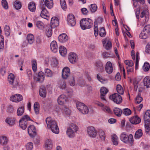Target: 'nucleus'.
<instances>
[{
	"mask_svg": "<svg viewBox=\"0 0 150 150\" xmlns=\"http://www.w3.org/2000/svg\"><path fill=\"white\" fill-rule=\"evenodd\" d=\"M59 51L60 54L63 56H65L67 52V49L63 46H61L59 47Z\"/></svg>",
	"mask_w": 150,
	"mask_h": 150,
	"instance_id": "26",
	"label": "nucleus"
},
{
	"mask_svg": "<svg viewBox=\"0 0 150 150\" xmlns=\"http://www.w3.org/2000/svg\"><path fill=\"white\" fill-rule=\"evenodd\" d=\"M52 144L51 140L49 139H47L45 144V148L46 150H50L52 147Z\"/></svg>",
	"mask_w": 150,
	"mask_h": 150,
	"instance_id": "25",
	"label": "nucleus"
},
{
	"mask_svg": "<svg viewBox=\"0 0 150 150\" xmlns=\"http://www.w3.org/2000/svg\"><path fill=\"white\" fill-rule=\"evenodd\" d=\"M28 120L33 121L28 115H25L23 116L21 119L19 120L20 126L22 129H25L27 128V122Z\"/></svg>",
	"mask_w": 150,
	"mask_h": 150,
	"instance_id": "4",
	"label": "nucleus"
},
{
	"mask_svg": "<svg viewBox=\"0 0 150 150\" xmlns=\"http://www.w3.org/2000/svg\"><path fill=\"white\" fill-rule=\"evenodd\" d=\"M80 24L81 28L83 30L91 28L93 25L92 20L89 18H84L80 21Z\"/></svg>",
	"mask_w": 150,
	"mask_h": 150,
	"instance_id": "3",
	"label": "nucleus"
},
{
	"mask_svg": "<svg viewBox=\"0 0 150 150\" xmlns=\"http://www.w3.org/2000/svg\"><path fill=\"white\" fill-rule=\"evenodd\" d=\"M129 121L132 124L136 125L140 122L141 119L139 117L136 115L130 118L129 119Z\"/></svg>",
	"mask_w": 150,
	"mask_h": 150,
	"instance_id": "14",
	"label": "nucleus"
},
{
	"mask_svg": "<svg viewBox=\"0 0 150 150\" xmlns=\"http://www.w3.org/2000/svg\"><path fill=\"white\" fill-rule=\"evenodd\" d=\"M28 133L30 137H33L36 135V130L35 126L30 125L28 128Z\"/></svg>",
	"mask_w": 150,
	"mask_h": 150,
	"instance_id": "10",
	"label": "nucleus"
},
{
	"mask_svg": "<svg viewBox=\"0 0 150 150\" xmlns=\"http://www.w3.org/2000/svg\"><path fill=\"white\" fill-rule=\"evenodd\" d=\"M14 6L16 9L18 10L21 8V5L20 2L16 0L15 2Z\"/></svg>",
	"mask_w": 150,
	"mask_h": 150,
	"instance_id": "50",
	"label": "nucleus"
},
{
	"mask_svg": "<svg viewBox=\"0 0 150 150\" xmlns=\"http://www.w3.org/2000/svg\"><path fill=\"white\" fill-rule=\"evenodd\" d=\"M45 121L48 128L50 129L54 133L57 134L59 132L58 126L56 122L52 119L50 117L46 118Z\"/></svg>",
	"mask_w": 150,
	"mask_h": 150,
	"instance_id": "1",
	"label": "nucleus"
},
{
	"mask_svg": "<svg viewBox=\"0 0 150 150\" xmlns=\"http://www.w3.org/2000/svg\"><path fill=\"white\" fill-rule=\"evenodd\" d=\"M52 28L49 27H47L46 28L45 33L48 37H50L52 35Z\"/></svg>",
	"mask_w": 150,
	"mask_h": 150,
	"instance_id": "40",
	"label": "nucleus"
},
{
	"mask_svg": "<svg viewBox=\"0 0 150 150\" xmlns=\"http://www.w3.org/2000/svg\"><path fill=\"white\" fill-rule=\"evenodd\" d=\"M149 35L150 34L149 33H145V32L143 30L139 35V37L141 39H146Z\"/></svg>",
	"mask_w": 150,
	"mask_h": 150,
	"instance_id": "38",
	"label": "nucleus"
},
{
	"mask_svg": "<svg viewBox=\"0 0 150 150\" xmlns=\"http://www.w3.org/2000/svg\"><path fill=\"white\" fill-rule=\"evenodd\" d=\"M99 136L102 140H104L105 138V135L104 132L102 130L99 131Z\"/></svg>",
	"mask_w": 150,
	"mask_h": 150,
	"instance_id": "54",
	"label": "nucleus"
},
{
	"mask_svg": "<svg viewBox=\"0 0 150 150\" xmlns=\"http://www.w3.org/2000/svg\"><path fill=\"white\" fill-rule=\"evenodd\" d=\"M144 127L145 132H148L150 128V120L149 119H144Z\"/></svg>",
	"mask_w": 150,
	"mask_h": 150,
	"instance_id": "29",
	"label": "nucleus"
},
{
	"mask_svg": "<svg viewBox=\"0 0 150 150\" xmlns=\"http://www.w3.org/2000/svg\"><path fill=\"white\" fill-rule=\"evenodd\" d=\"M50 48L51 50L54 52H56L58 50V46L57 43L56 41H52L51 43Z\"/></svg>",
	"mask_w": 150,
	"mask_h": 150,
	"instance_id": "22",
	"label": "nucleus"
},
{
	"mask_svg": "<svg viewBox=\"0 0 150 150\" xmlns=\"http://www.w3.org/2000/svg\"><path fill=\"white\" fill-rule=\"evenodd\" d=\"M117 91L120 94L122 95L124 93V91L122 86L120 85H117Z\"/></svg>",
	"mask_w": 150,
	"mask_h": 150,
	"instance_id": "46",
	"label": "nucleus"
},
{
	"mask_svg": "<svg viewBox=\"0 0 150 150\" xmlns=\"http://www.w3.org/2000/svg\"><path fill=\"white\" fill-rule=\"evenodd\" d=\"M105 70L106 72L108 74H110L112 72L113 68L112 64L110 62H108L106 63Z\"/></svg>",
	"mask_w": 150,
	"mask_h": 150,
	"instance_id": "17",
	"label": "nucleus"
},
{
	"mask_svg": "<svg viewBox=\"0 0 150 150\" xmlns=\"http://www.w3.org/2000/svg\"><path fill=\"white\" fill-rule=\"evenodd\" d=\"M24 107H21L18 108L17 114L18 116H20L22 115L24 113Z\"/></svg>",
	"mask_w": 150,
	"mask_h": 150,
	"instance_id": "41",
	"label": "nucleus"
},
{
	"mask_svg": "<svg viewBox=\"0 0 150 150\" xmlns=\"http://www.w3.org/2000/svg\"><path fill=\"white\" fill-rule=\"evenodd\" d=\"M48 12L46 8H42V10L40 13V16L42 18H46L48 16Z\"/></svg>",
	"mask_w": 150,
	"mask_h": 150,
	"instance_id": "34",
	"label": "nucleus"
},
{
	"mask_svg": "<svg viewBox=\"0 0 150 150\" xmlns=\"http://www.w3.org/2000/svg\"><path fill=\"white\" fill-rule=\"evenodd\" d=\"M99 35L101 37H104L106 35V32L104 28L102 27L101 28L99 32Z\"/></svg>",
	"mask_w": 150,
	"mask_h": 150,
	"instance_id": "52",
	"label": "nucleus"
},
{
	"mask_svg": "<svg viewBox=\"0 0 150 150\" xmlns=\"http://www.w3.org/2000/svg\"><path fill=\"white\" fill-rule=\"evenodd\" d=\"M45 72V75L47 76L51 77L52 76V72L48 68L46 69Z\"/></svg>",
	"mask_w": 150,
	"mask_h": 150,
	"instance_id": "51",
	"label": "nucleus"
},
{
	"mask_svg": "<svg viewBox=\"0 0 150 150\" xmlns=\"http://www.w3.org/2000/svg\"><path fill=\"white\" fill-rule=\"evenodd\" d=\"M32 67L33 70L34 71H35L37 68V64L35 60H33V61Z\"/></svg>",
	"mask_w": 150,
	"mask_h": 150,
	"instance_id": "62",
	"label": "nucleus"
},
{
	"mask_svg": "<svg viewBox=\"0 0 150 150\" xmlns=\"http://www.w3.org/2000/svg\"><path fill=\"white\" fill-rule=\"evenodd\" d=\"M67 21L68 24L71 26H74L76 24L75 18L74 15L72 14H70L68 15Z\"/></svg>",
	"mask_w": 150,
	"mask_h": 150,
	"instance_id": "9",
	"label": "nucleus"
},
{
	"mask_svg": "<svg viewBox=\"0 0 150 150\" xmlns=\"http://www.w3.org/2000/svg\"><path fill=\"white\" fill-rule=\"evenodd\" d=\"M120 138V140L125 143L132 144L133 143V137L131 134L128 135L126 132H123L121 133Z\"/></svg>",
	"mask_w": 150,
	"mask_h": 150,
	"instance_id": "2",
	"label": "nucleus"
},
{
	"mask_svg": "<svg viewBox=\"0 0 150 150\" xmlns=\"http://www.w3.org/2000/svg\"><path fill=\"white\" fill-rule=\"evenodd\" d=\"M144 16L145 17V21L146 22L148 21L149 17V13L147 10H143L141 13L140 15L141 18H142Z\"/></svg>",
	"mask_w": 150,
	"mask_h": 150,
	"instance_id": "16",
	"label": "nucleus"
},
{
	"mask_svg": "<svg viewBox=\"0 0 150 150\" xmlns=\"http://www.w3.org/2000/svg\"><path fill=\"white\" fill-rule=\"evenodd\" d=\"M8 81L11 85H13L14 86H16L18 85V83H14V75L12 74H10L8 76Z\"/></svg>",
	"mask_w": 150,
	"mask_h": 150,
	"instance_id": "18",
	"label": "nucleus"
},
{
	"mask_svg": "<svg viewBox=\"0 0 150 150\" xmlns=\"http://www.w3.org/2000/svg\"><path fill=\"white\" fill-rule=\"evenodd\" d=\"M45 78L44 74L42 71L38 73L37 81L39 82H42Z\"/></svg>",
	"mask_w": 150,
	"mask_h": 150,
	"instance_id": "28",
	"label": "nucleus"
},
{
	"mask_svg": "<svg viewBox=\"0 0 150 150\" xmlns=\"http://www.w3.org/2000/svg\"><path fill=\"white\" fill-rule=\"evenodd\" d=\"M110 99L117 104L121 103L122 101V96L117 93H114L109 96Z\"/></svg>",
	"mask_w": 150,
	"mask_h": 150,
	"instance_id": "6",
	"label": "nucleus"
},
{
	"mask_svg": "<svg viewBox=\"0 0 150 150\" xmlns=\"http://www.w3.org/2000/svg\"><path fill=\"white\" fill-rule=\"evenodd\" d=\"M102 42L103 46L106 50H108L111 47L112 44L110 41L105 40H102Z\"/></svg>",
	"mask_w": 150,
	"mask_h": 150,
	"instance_id": "20",
	"label": "nucleus"
},
{
	"mask_svg": "<svg viewBox=\"0 0 150 150\" xmlns=\"http://www.w3.org/2000/svg\"><path fill=\"white\" fill-rule=\"evenodd\" d=\"M4 31L5 35L7 36H9L10 33V29L9 26L6 25L4 27Z\"/></svg>",
	"mask_w": 150,
	"mask_h": 150,
	"instance_id": "47",
	"label": "nucleus"
},
{
	"mask_svg": "<svg viewBox=\"0 0 150 150\" xmlns=\"http://www.w3.org/2000/svg\"><path fill=\"white\" fill-rule=\"evenodd\" d=\"M143 30L145 33L150 34V25H146L144 27Z\"/></svg>",
	"mask_w": 150,
	"mask_h": 150,
	"instance_id": "57",
	"label": "nucleus"
},
{
	"mask_svg": "<svg viewBox=\"0 0 150 150\" xmlns=\"http://www.w3.org/2000/svg\"><path fill=\"white\" fill-rule=\"evenodd\" d=\"M15 120L14 118L7 117L5 120V122L9 125L12 126L15 124Z\"/></svg>",
	"mask_w": 150,
	"mask_h": 150,
	"instance_id": "30",
	"label": "nucleus"
},
{
	"mask_svg": "<svg viewBox=\"0 0 150 150\" xmlns=\"http://www.w3.org/2000/svg\"><path fill=\"white\" fill-rule=\"evenodd\" d=\"M67 100V98L65 95H61L58 98L57 101L59 105H62L66 102Z\"/></svg>",
	"mask_w": 150,
	"mask_h": 150,
	"instance_id": "15",
	"label": "nucleus"
},
{
	"mask_svg": "<svg viewBox=\"0 0 150 150\" xmlns=\"http://www.w3.org/2000/svg\"><path fill=\"white\" fill-rule=\"evenodd\" d=\"M69 61L72 64H74L78 60V58L76 54L74 52H71L69 55Z\"/></svg>",
	"mask_w": 150,
	"mask_h": 150,
	"instance_id": "8",
	"label": "nucleus"
},
{
	"mask_svg": "<svg viewBox=\"0 0 150 150\" xmlns=\"http://www.w3.org/2000/svg\"><path fill=\"white\" fill-rule=\"evenodd\" d=\"M97 79L102 83H105L107 81V80L104 79L100 74H97Z\"/></svg>",
	"mask_w": 150,
	"mask_h": 150,
	"instance_id": "59",
	"label": "nucleus"
},
{
	"mask_svg": "<svg viewBox=\"0 0 150 150\" xmlns=\"http://www.w3.org/2000/svg\"><path fill=\"white\" fill-rule=\"evenodd\" d=\"M8 142V139L7 137L5 136L0 137V144L2 145L6 144Z\"/></svg>",
	"mask_w": 150,
	"mask_h": 150,
	"instance_id": "24",
	"label": "nucleus"
},
{
	"mask_svg": "<svg viewBox=\"0 0 150 150\" xmlns=\"http://www.w3.org/2000/svg\"><path fill=\"white\" fill-rule=\"evenodd\" d=\"M26 150H32L33 148V144L32 142H29L26 145Z\"/></svg>",
	"mask_w": 150,
	"mask_h": 150,
	"instance_id": "55",
	"label": "nucleus"
},
{
	"mask_svg": "<svg viewBox=\"0 0 150 150\" xmlns=\"http://www.w3.org/2000/svg\"><path fill=\"white\" fill-rule=\"evenodd\" d=\"M70 70L68 67H65L62 71V76L64 79H67L70 75Z\"/></svg>",
	"mask_w": 150,
	"mask_h": 150,
	"instance_id": "11",
	"label": "nucleus"
},
{
	"mask_svg": "<svg viewBox=\"0 0 150 150\" xmlns=\"http://www.w3.org/2000/svg\"><path fill=\"white\" fill-rule=\"evenodd\" d=\"M97 69L100 72L103 71V67L102 63L100 61L97 62L95 64Z\"/></svg>",
	"mask_w": 150,
	"mask_h": 150,
	"instance_id": "23",
	"label": "nucleus"
},
{
	"mask_svg": "<svg viewBox=\"0 0 150 150\" xmlns=\"http://www.w3.org/2000/svg\"><path fill=\"white\" fill-rule=\"evenodd\" d=\"M47 92L46 88L44 86H41L39 90L40 95L43 98H45L46 96Z\"/></svg>",
	"mask_w": 150,
	"mask_h": 150,
	"instance_id": "21",
	"label": "nucleus"
},
{
	"mask_svg": "<svg viewBox=\"0 0 150 150\" xmlns=\"http://www.w3.org/2000/svg\"><path fill=\"white\" fill-rule=\"evenodd\" d=\"M144 85L146 86V88L150 87V79L149 77L146 76L143 80Z\"/></svg>",
	"mask_w": 150,
	"mask_h": 150,
	"instance_id": "33",
	"label": "nucleus"
},
{
	"mask_svg": "<svg viewBox=\"0 0 150 150\" xmlns=\"http://www.w3.org/2000/svg\"><path fill=\"white\" fill-rule=\"evenodd\" d=\"M67 134L68 136L71 138H73L75 137L76 133V132H74L73 130L68 129L67 131Z\"/></svg>",
	"mask_w": 150,
	"mask_h": 150,
	"instance_id": "37",
	"label": "nucleus"
},
{
	"mask_svg": "<svg viewBox=\"0 0 150 150\" xmlns=\"http://www.w3.org/2000/svg\"><path fill=\"white\" fill-rule=\"evenodd\" d=\"M87 132L89 136L92 138H95L97 134L96 130L92 126H90L87 127Z\"/></svg>",
	"mask_w": 150,
	"mask_h": 150,
	"instance_id": "7",
	"label": "nucleus"
},
{
	"mask_svg": "<svg viewBox=\"0 0 150 150\" xmlns=\"http://www.w3.org/2000/svg\"><path fill=\"white\" fill-rule=\"evenodd\" d=\"M123 113L126 115H129L131 114V111L128 108H125L123 110Z\"/></svg>",
	"mask_w": 150,
	"mask_h": 150,
	"instance_id": "60",
	"label": "nucleus"
},
{
	"mask_svg": "<svg viewBox=\"0 0 150 150\" xmlns=\"http://www.w3.org/2000/svg\"><path fill=\"white\" fill-rule=\"evenodd\" d=\"M114 112L115 115L118 116H120L122 113V110L118 108H116L114 110Z\"/></svg>",
	"mask_w": 150,
	"mask_h": 150,
	"instance_id": "42",
	"label": "nucleus"
},
{
	"mask_svg": "<svg viewBox=\"0 0 150 150\" xmlns=\"http://www.w3.org/2000/svg\"><path fill=\"white\" fill-rule=\"evenodd\" d=\"M150 68L149 64L148 63L145 62L143 66V69L144 71H148Z\"/></svg>",
	"mask_w": 150,
	"mask_h": 150,
	"instance_id": "56",
	"label": "nucleus"
},
{
	"mask_svg": "<svg viewBox=\"0 0 150 150\" xmlns=\"http://www.w3.org/2000/svg\"><path fill=\"white\" fill-rule=\"evenodd\" d=\"M10 99L11 101L18 102L22 100L23 97L21 95L17 94L11 96Z\"/></svg>",
	"mask_w": 150,
	"mask_h": 150,
	"instance_id": "12",
	"label": "nucleus"
},
{
	"mask_svg": "<svg viewBox=\"0 0 150 150\" xmlns=\"http://www.w3.org/2000/svg\"><path fill=\"white\" fill-rule=\"evenodd\" d=\"M143 135V132L141 129H139L137 130L135 134L134 137L135 139H138L140 138Z\"/></svg>",
	"mask_w": 150,
	"mask_h": 150,
	"instance_id": "27",
	"label": "nucleus"
},
{
	"mask_svg": "<svg viewBox=\"0 0 150 150\" xmlns=\"http://www.w3.org/2000/svg\"><path fill=\"white\" fill-rule=\"evenodd\" d=\"M1 5L3 8L5 9H7L8 8V4L6 0H2Z\"/></svg>",
	"mask_w": 150,
	"mask_h": 150,
	"instance_id": "48",
	"label": "nucleus"
},
{
	"mask_svg": "<svg viewBox=\"0 0 150 150\" xmlns=\"http://www.w3.org/2000/svg\"><path fill=\"white\" fill-rule=\"evenodd\" d=\"M45 4L48 8L50 9L53 6V3L52 0H45Z\"/></svg>",
	"mask_w": 150,
	"mask_h": 150,
	"instance_id": "31",
	"label": "nucleus"
},
{
	"mask_svg": "<svg viewBox=\"0 0 150 150\" xmlns=\"http://www.w3.org/2000/svg\"><path fill=\"white\" fill-rule=\"evenodd\" d=\"M59 41L61 42H65L67 41L68 37L67 35L64 33L60 35L58 38Z\"/></svg>",
	"mask_w": 150,
	"mask_h": 150,
	"instance_id": "19",
	"label": "nucleus"
},
{
	"mask_svg": "<svg viewBox=\"0 0 150 150\" xmlns=\"http://www.w3.org/2000/svg\"><path fill=\"white\" fill-rule=\"evenodd\" d=\"M63 111L66 114L69 115L71 113V110L68 108L64 106L63 108Z\"/></svg>",
	"mask_w": 150,
	"mask_h": 150,
	"instance_id": "58",
	"label": "nucleus"
},
{
	"mask_svg": "<svg viewBox=\"0 0 150 150\" xmlns=\"http://www.w3.org/2000/svg\"><path fill=\"white\" fill-rule=\"evenodd\" d=\"M112 142L114 145H117L118 144V138L115 134H114L112 136Z\"/></svg>",
	"mask_w": 150,
	"mask_h": 150,
	"instance_id": "39",
	"label": "nucleus"
},
{
	"mask_svg": "<svg viewBox=\"0 0 150 150\" xmlns=\"http://www.w3.org/2000/svg\"><path fill=\"white\" fill-rule=\"evenodd\" d=\"M108 92V90L105 87H101L100 89V95L105 96Z\"/></svg>",
	"mask_w": 150,
	"mask_h": 150,
	"instance_id": "49",
	"label": "nucleus"
},
{
	"mask_svg": "<svg viewBox=\"0 0 150 150\" xmlns=\"http://www.w3.org/2000/svg\"><path fill=\"white\" fill-rule=\"evenodd\" d=\"M28 7L30 11L32 12L35 11L36 9L35 3L33 2H30L28 5Z\"/></svg>",
	"mask_w": 150,
	"mask_h": 150,
	"instance_id": "35",
	"label": "nucleus"
},
{
	"mask_svg": "<svg viewBox=\"0 0 150 150\" xmlns=\"http://www.w3.org/2000/svg\"><path fill=\"white\" fill-rule=\"evenodd\" d=\"M68 129L76 132L78 128V127L75 124L72 123L70 125Z\"/></svg>",
	"mask_w": 150,
	"mask_h": 150,
	"instance_id": "44",
	"label": "nucleus"
},
{
	"mask_svg": "<svg viewBox=\"0 0 150 150\" xmlns=\"http://www.w3.org/2000/svg\"><path fill=\"white\" fill-rule=\"evenodd\" d=\"M94 34L95 37H96L98 36V24L97 23L98 22L96 20V21L94 22Z\"/></svg>",
	"mask_w": 150,
	"mask_h": 150,
	"instance_id": "43",
	"label": "nucleus"
},
{
	"mask_svg": "<svg viewBox=\"0 0 150 150\" xmlns=\"http://www.w3.org/2000/svg\"><path fill=\"white\" fill-rule=\"evenodd\" d=\"M4 39L3 36H0V49H2L4 48Z\"/></svg>",
	"mask_w": 150,
	"mask_h": 150,
	"instance_id": "61",
	"label": "nucleus"
},
{
	"mask_svg": "<svg viewBox=\"0 0 150 150\" xmlns=\"http://www.w3.org/2000/svg\"><path fill=\"white\" fill-rule=\"evenodd\" d=\"M142 100V98L140 96L139 94L138 96L136 98L135 103L139 104V103Z\"/></svg>",
	"mask_w": 150,
	"mask_h": 150,
	"instance_id": "63",
	"label": "nucleus"
},
{
	"mask_svg": "<svg viewBox=\"0 0 150 150\" xmlns=\"http://www.w3.org/2000/svg\"><path fill=\"white\" fill-rule=\"evenodd\" d=\"M76 107L77 109L83 114H86L89 112L88 107L84 103L78 102L76 103Z\"/></svg>",
	"mask_w": 150,
	"mask_h": 150,
	"instance_id": "5",
	"label": "nucleus"
},
{
	"mask_svg": "<svg viewBox=\"0 0 150 150\" xmlns=\"http://www.w3.org/2000/svg\"><path fill=\"white\" fill-rule=\"evenodd\" d=\"M145 52L147 54H150V42H148L146 45Z\"/></svg>",
	"mask_w": 150,
	"mask_h": 150,
	"instance_id": "64",
	"label": "nucleus"
},
{
	"mask_svg": "<svg viewBox=\"0 0 150 150\" xmlns=\"http://www.w3.org/2000/svg\"><path fill=\"white\" fill-rule=\"evenodd\" d=\"M60 3L62 8L64 10H66L67 8V5L65 0H60Z\"/></svg>",
	"mask_w": 150,
	"mask_h": 150,
	"instance_id": "53",
	"label": "nucleus"
},
{
	"mask_svg": "<svg viewBox=\"0 0 150 150\" xmlns=\"http://www.w3.org/2000/svg\"><path fill=\"white\" fill-rule=\"evenodd\" d=\"M35 25L39 29H42L44 27L43 23L41 21H38L35 22Z\"/></svg>",
	"mask_w": 150,
	"mask_h": 150,
	"instance_id": "36",
	"label": "nucleus"
},
{
	"mask_svg": "<svg viewBox=\"0 0 150 150\" xmlns=\"http://www.w3.org/2000/svg\"><path fill=\"white\" fill-rule=\"evenodd\" d=\"M27 40L29 44H31L34 42V36L33 34H29L27 36Z\"/></svg>",
	"mask_w": 150,
	"mask_h": 150,
	"instance_id": "32",
	"label": "nucleus"
},
{
	"mask_svg": "<svg viewBox=\"0 0 150 150\" xmlns=\"http://www.w3.org/2000/svg\"><path fill=\"white\" fill-rule=\"evenodd\" d=\"M59 23L58 19L56 17H53L51 19L50 27L52 28H54L57 26Z\"/></svg>",
	"mask_w": 150,
	"mask_h": 150,
	"instance_id": "13",
	"label": "nucleus"
},
{
	"mask_svg": "<svg viewBox=\"0 0 150 150\" xmlns=\"http://www.w3.org/2000/svg\"><path fill=\"white\" fill-rule=\"evenodd\" d=\"M90 10L92 12H95L97 9V6L95 4H91L89 7Z\"/></svg>",
	"mask_w": 150,
	"mask_h": 150,
	"instance_id": "45",
	"label": "nucleus"
}]
</instances>
